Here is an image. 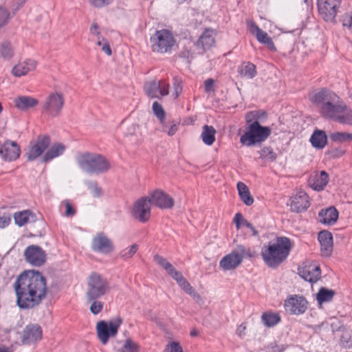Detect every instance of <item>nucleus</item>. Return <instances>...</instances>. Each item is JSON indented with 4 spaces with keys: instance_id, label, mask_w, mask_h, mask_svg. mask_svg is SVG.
<instances>
[{
    "instance_id": "1",
    "label": "nucleus",
    "mask_w": 352,
    "mask_h": 352,
    "mask_svg": "<svg viewBox=\"0 0 352 352\" xmlns=\"http://www.w3.org/2000/svg\"><path fill=\"white\" fill-rule=\"evenodd\" d=\"M14 288L19 307L32 309L39 305L45 297L46 280L38 271H25L17 276Z\"/></svg>"
},
{
    "instance_id": "2",
    "label": "nucleus",
    "mask_w": 352,
    "mask_h": 352,
    "mask_svg": "<svg viewBox=\"0 0 352 352\" xmlns=\"http://www.w3.org/2000/svg\"><path fill=\"white\" fill-rule=\"evenodd\" d=\"M311 102L319 109L320 113L324 118L338 122L339 118L346 109V106L340 101L339 96L327 89H321L311 98Z\"/></svg>"
},
{
    "instance_id": "3",
    "label": "nucleus",
    "mask_w": 352,
    "mask_h": 352,
    "mask_svg": "<svg viewBox=\"0 0 352 352\" xmlns=\"http://www.w3.org/2000/svg\"><path fill=\"white\" fill-rule=\"evenodd\" d=\"M292 246L289 238L277 236L262 247L261 256L268 267L276 268L287 258Z\"/></svg>"
},
{
    "instance_id": "4",
    "label": "nucleus",
    "mask_w": 352,
    "mask_h": 352,
    "mask_svg": "<svg viewBox=\"0 0 352 352\" xmlns=\"http://www.w3.org/2000/svg\"><path fill=\"white\" fill-rule=\"evenodd\" d=\"M76 161L80 168L89 174H100L109 170V162L102 155L85 153L78 155Z\"/></svg>"
},
{
    "instance_id": "5",
    "label": "nucleus",
    "mask_w": 352,
    "mask_h": 352,
    "mask_svg": "<svg viewBox=\"0 0 352 352\" xmlns=\"http://www.w3.org/2000/svg\"><path fill=\"white\" fill-rule=\"evenodd\" d=\"M246 131L240 138V142L245 146H251L264 142L271 134L268 126H263L256 121L247 123Z\"/></svg>"
},
{
    "instance_id": "6",
    "label": "nucleus",
    "mask_w": 352,
    "mask_h": 352,
    "mask_svg": "<svg viewBox=\"0 0 352 352\" xmlns=\"http://www.w3.org/2000/svg\"><path fill=\"white\" fill-rule=\"evenodd\" d=\"M110 286L106 278L96 272L91 273L87 279L86 299H99L109 292Z\"/></svg>"
},
{
    "instance_id": "7",
    "label": "nucleus",
    "mask_w": 352,
    "mask_h": 352,
    "mask_svg": "<svg viewBox=\"0 0 352 352\" xmlns=\"http://www.w3.org/2000/svg\"><path fill=\"white\" fill-rule=\"evenodd\" d=\"M155 118L157 120V130L166 133L168 136L174 135L178 131L179 124L175 122L157 102H155Z\"/></svg>"
},
{
    "instance_id": "8",
    "label": "nucleus",
    "mask_w": 352,
    "mask_h": 352,
    "mask_svg": "<svg viewBox=\"0 0 352 352\" xmlns=\"http://www.w3.org/2000/svg\"><path fill=\"white\" fill-rule=\"evenodd\" d=\"M122 320L116 318L109 321L101 320L96 324L97 336L100 341L106 344L109 338L116 335Z\"/></svg>"
},
{
    "instance_id": "9",
    "label": "nucleus",
    "mask_w": 352,
    "mask_h": 352,
    "mask_svg": "<svg viewBox=\"0 0 352 352\" xmlns=\"http://www.w3.org/2000/svg\"><path fill=\"white\" fill-rule=\"evenodd\" d=\"M153 198H154V192H151L150 197H143L134 203L131 213L135 219L142 223L149 219Z\"/></svg>"
},
{
    "instance_id": "10",
    "label": "nucleus",
    "mask_w": 352,
    "mask_h": 352,
    "mask_svg": "<svg viewBox=\"0 0 352 352\" xmlns=\"http://www.w3.org/2000/svg\"><path fill=\"white\" fill-rule=\"evenodd\" d=\"M63 96L58 92L51 93L45 99L43 105V113L52 117L58 116L64 105Z\"/></svg>"
},
{
    "instance_id": "11",
    "label": "nucleus",
    "mask_w": 352,
    "mask_h": 352,
    "mask_svg": "<svg viewBox=\"0 0 352 352\" xmlns=\"http://www.w3.org/2000/svg\"><path fill=\"white\" fill-rule=\"evenodd\" d=\"M50 144V138L47 135L38 136L35 142L30 143L26 153L29 161H33L41 155Z\"/></svg>"
},
{
    "instance_id": "12",
    "label": "nucleus",
    "mask_w": 352,
    "mask_h": 352,
    "mask_svg": "<svg viewBox=\"0 0 352 352\" xmlns=\"http://www.w3.org/2000/svg\"><path fill=\"white\" fill-rule=\"evenodd\" d=\"M308 302L303 296L292 295L285 301V311L291 314L300 315L305 312Z\"/></svg>"
},
{
    "instance_id": "13",
    "label": "nucleus",
    "mask_w": 352,
    "mask_h": 352,
    "mask_svg": "<svg viewBox=\"0 0 352 352\" xmlns=\"http://www.w3.org/2000/svg\"><path fill=\"white\" fill-rule=\"evenodd\" d=\"M155 36L157 37V42H155L157 51L162 54L170 52L175 43L171 31L164 29L156 31Z\"/></svg>"
},
{
    "instance_id": "14",
    "label": "nucleus",
    "mask_w": 352,
    "mask_h": 352,
    "mask_svg": "<svg viewBox=\"0 0 352 352\" xmlns=\"http://www.w3.org/2000/svg\"><path fill=\"white\" fill-rule=\"evenodd\" d=\"M339 0H317L319 13L326 21H333L340 7Z\"/></svg>"
},
{
    "instance_id": "15",
    "label": "nucleus",
    "mask_w": 352,
    "mask_h": 352,
    "mask_svg": "<svg viewBox=\"0 0 352 352\" xmlns=\"http://www.w3.org/2000/svg\"><path fill=\"white\" fill-rule=\"evenodd\" d=\"M24 256L28 263L34 266L42 265L46 258L44 250L36 245L27 247L24 251Z\"/></svg>"
},
{
    "instance_id": "16",
    "label": "nucleus",
    "mask_w": 352,
    "mask_h": 352,
    "mask_svg": "<svg viewBox=\"0 0 352 352\" xmlns=\"http://www.w3.org/2000/svg\"><path fill=\"white\" fill-rule=\"evenodd\" d=\"M20 153V147L14 141L7 140L0 144V157L4 161H14L19 157Z\"/></svg>"
},
{
    "instance_id": "17",
    "label": "nucleus",
    "mask_w": 352,
    "mask_h": 352,
    "mask_svg": "<svg viewBox=\"0 0 352 352\" xmlns=\"http://www.w3.org/2000/svg\"><path fill=\"white\" fill-rule=\"evenodd\" d=\"M91 248L95 252L108 254L113 251V245L111 241L103 232H100L93 238Z\"/></svg>"
},
{
    "instance_id": "18",
    "label": "nucleus",
    "mask_w": 352,
    "mask_h": 352,
    "mask_svg": "<svg viewBox=\"0 0 352 352\" xmlns=\"http://www.w3.org/2000/svg\"><path fill=\"white\" fill-rule=\"evenodd\" d=\"M41 327L38 324H29L22 332L21 342L23 344H30L41 340Z\"/></svg>"
},
{
    "instance_id": "19",
    "label": "nucleus",
    "mask_w": 352,
    "mask_h": 352,
    "mask_svg": "<svg viewBox=\"0 0 352 352\" xmlns=\"http://www.w3.org/2000/svg\"><path fill=\"white\" fill-rule=\"evenodd\" d=\"M310 206L309 196L305 192H300L291 198L290 207L292 212L300 213L305 211Z\"/></svg>"
},
{
    "instance_id": "20",
    "label": "nucleus",
    "mask_w": 352,
    "mask_h": 352,
    "mask_svg": "<svg viewBox=\"0 0 352 352\" xmlns=\"http://www.w3.org/2000/svg\"><path fill=\"white\" fill-rule=\"evenodd\" d=\"M320 244L321 254L323 256H329L333 251V235L327 230L320 231L318 234Z\"/></svg>"
},
{
    "instance_id": "21",
    "label": "nucleus",
    "mask_w": 352,
    "mask_h": 352,
    "mask_svg": "<svg viewBox=\"0 0 352 352\" xmlns=\"http://www.w3.org/2000/svg\"><path fill=\"white\" fill-rule=\"evenodd\" d=\"M120 127L124 138H127L132 142H135L137 141L140 131L139 126L136 122H133L130 119H125L122 121Z\"/></svg>"
},
{
    "instance_id": "22",
    "label": "nucleus",
    "mask_w": 352,
    "mask_h": 352,
    "mask_svg": "<svg viewBox=\"0 0 352 352\" xmlns=\"http://www.w3.org/2000/svg\"><path fill=\"white\" fill-rule=\"evenodd\" d=\"M299 276L306 281L315 283L321 276L320 268L316 265H306L298 270Z\"/></svg>"
},
{
    "instance_id": "23",
    "label": "nucleus",
    "mask_w": 352,
    "mask_h": 352,
    "mask_svg": "<svg viewBox=\"0 0 352 352\" xmlns=\"http://www.w3.org/2000/svg\"><path fill=\"white\" fill-rule=\"evenodd\" d=\"M241 257L234 252L224 256L219 262V267L223 271H229L236 269L241 263Z\"/></svg>"
},
{
    "instance_id": "24",
    "label": "nucleus",
    "mask_w": 352,
    "mask_h": 352,
    "mask_svg": "<svg viewBox=\"0 0 352 352\" xmlns=\"http://www.w3.org/2000/svg\"><path fill=\"white\" fill-rule=\"evenodd\" d=\"M250 27L252 28V32L255 33V36L258 42L265 45L271 50H276L272 38L265 32L259 28L254 22H251Z\"/></svg>"
},
{
    "instance_id": "25",
    "label": "nucleus",
    "mask_w": 352,
    "mask_h": 352,
    "mask_svg": "<svg viewBox=\"0 0 352 352\" xmlns=\"http://www.w3.org/2000/svg\"><path fill=\"white\" fill-rule=\"evenodd\" d=\"M175 204L174 199L167 193L155 189V206L161 209H170Z\"/></svg>"
},
{
    "instance_id": "26",
    "label": "nucleus",
    "mask_w": 352,
    "mask_h": 352,
    "mask_svg": "<svg viewBox=\"0 0 352 352\" xmlns=\"http://www.w3.org/2000/svg\"><path fill=\"white\" fill-rule=\"evenodd\" d=\"M338 211L333 206L322 209L318 214L320 221L326 225L334 224L338 218Z\"/></svg>"
},
{
    "instance_id": "27",
    "label": "nucleus",
    "mask_w": 352,
    "mask_h": 352,
    "mask_svg": "<svg viewBox=\"0 0 352 352\" xmlns=\"http://www.w3.org/2000/svg\"><path fill=\"white\" fill-rule=\"evenodd\" d=\"M36 66V62L35 60L28 59L15 65L12 69V73L16 77H21L34 69Z\"/></svg>"
},
{
    "instance_id": "28",
    "label": "nucleus",
    "mask_w": 352,
    "mask_h": 352,
    "mask_svg": "<svg viewBox=\"0 0 352 352\" xmlns=\"http://www.w3.org/2000/svg\"><path fill=\"white\" fill-rule=\"evenodd\" d=\"M241 77L252 79L256 76V67L251 62H243L237 69Z\"/></svg>"
},
{
    "instance_id": "29",
    "label": "nucleus",
    "mask_w": 352,
    "mask_h": 352,
    "mask_svg": "<svg viewBox=\"0 0 352 352\" xmlns=\"http://www.w3.org/2000/svg\"><path fill=\"white\" fill-rule=\"evenodd\" d=\"M15 223L21 227L28 223L36 221V214L30 210H23L14 214Z\"/></svg>"
},
{
    "instance_id": "30",
    "label": "nucleus",
    "mask_w": 352,
    "mask_h": 352,
    "mask_svg": "<svg viewBox=\"0 0 352 352\" xmlns=\"http://www.w3.org/2000/svg\"><path fill=\"white\" fill-rule=\"evenodd\" d=\"M310 142L314 148H323L327 144L326 133L322 130H315L310 138Z\"/></svg>"
},
{
    "instance_id": "31",
    "label": "nucleus",
    "mask_w": 352,
    "mask_h": 352,
    "mask_svg": "<svg viewBox=\"0 0 352 352\" xmlns=\"http://www.w3.org/2000/svg\"><path fill=\"white\" fill-rule=\"evenodd\" d=\"M214 43L213 30L206 29L197 42V45L201 47L204 50L211 47Z\"/></svg>"
},
{
    "instance_id": "32",
    "label": "nucleus",
    "mask_w": 352,
    "mask_h": 352,
    "mask_svg": "<svg viewBox=\"0 0 352 352\" xmlns=\"http://www.w3.org/2000/svg\"><path fill=\"white\" fill-rule=\"evenodd\" d=\"M65 150V146L61 143H56L45 153L43 162H47L55 157L61 155Z\"/></svg>"
},
{
    "instance_id": "33",
    "label": "nucleus",
    "mask_w": 352,
    "mask_h": 352,
    "mask_svg": "<svg viewBox=\"0 0 352 352\" xmlns=\"http://www.w3.org/2000/svg\"><path fill=\"white\" fill-rule=\"evenodd\" d=\"M14 103L19 109L25 111L36 106L38 100L30 96H20L15 98Z\"/></svg>"
},
{
    "instance_id": "34",
    "label": "nucleus",
    "mask_w": 352,
    "mask_h": 352,
    "mask_svg": "<svg viewBox=\"0 0 352 352\" xmlns=\"http://www.w3.org/2000/svg\"><path fill=\"white\" fill-rule=\"evenodd\" d=\"M237 190L241 200L246 205L251 206L254 203V198L250 195L249 188L243 182H239L237 183Z\"/></svg>"
},
{
    "instance_id": "35",
    "label": "nucleus",
    "mask_w": 352,
    "mask_h": 352,
    "mask_svg": "<svg viewBox=\"0 0 352 352\" xmlns=\"http://www.w3.org/2000/svg\"><path fill=\"white\" fill-rule=\"evenodd\" d=\"M216 130L212 126L205 124L202 127L201 139L208 146H211L215 141Z\"/></svg>"
},
{
    "instance_id": "36",
    "label": "nucleus",
    "mask_w": 352,
    "mask_h": 352,
    "mask_svg": "<svg viewBox=\"0 0 352 352\" xmlns=\"http://www.w3.org/2000/svg\"><path fill=\"white\" fill-rule=\"evenodd\" d=\"M329 182V175L324 170H322L318 175H316L311 184V188L317 191L324 189Z\"/></svg>"
},
{
    "instance_id": "37",
    "label": "nucleus",
    "mask_w": 352,
    "mask_h": 352,
    "mask_svg": "<svg viewBox=\"0 0 352 352\" xmlns=\"http://www.w3.org/2000/svg\"><path fill=\"white\" fill-rule=\"evenodd\" d=\"M335 294L334 290L321 287L316 294V300L318 304L322 305L324 302L331 301Z\"/></svg>"
},
{
    "instance_id": "38",
    "label": "nucleus",
    "mask_w": 352,
    "mask_h": 352,
    "mask_svg": "<svg viewBox=\"0 0 352 352\" xmlns=\"http://www.w3.org/2000/svg\"><path fill=\"white\" fill-rule=\"evenodd\" d=\"M179 286L188 294H189L197 302L202 301L201 296L190 285L189 282L184 278L181 282H178Z\"/></svg>"
},
{
    "instance_id": "39",
    "label": "nucleus",
    "mask_w": 352,
    "mask_h": 352,
    "mask_svg": "<svg viewBox=\"0 0 352 352\" xmlns=\"http://www.w3.org/2000/svg\"><path fill=\"white\" fill-rule=\"evenodd\" d=\"M267 118V113L263 110H256V111H251L246 113L245 115V122L246 123L252 122L256 121L258 123L264 120Z\"/></svg>"
},
{
    "instance_id": "40",
    "label": "nucleus",
    "mask_w": 352,
    "mask_h": 352,
    "mask_svg": "<svg viewBox=\"0 0 352 352\" xmlns=\"http://www.w3.org/2000/svg\"><path fill=\"white\" fill-rule=\"evenodd\" d=\"M261 320L266 327H272L280 322V316L278 314L265 312L262 315Z\"/></svg>"
},
{
    "instance_id": "41",
    "label": "nucleus",
    "mask_w": 352,
    "mask_h": 352,
    "mask_svg": "<svg viewBox=\"0 0 352 352\" xmlns=\"http://www.w3.org/2000/svg\"><path fill=\"white\" fill-rule=\"evenodd\" d=\"M234 221L236 224V227L237 229H239L241 226H244L250 229L254 236H257L258 234V232L253 226V225L251 223H250L248 220L244 219V217L241 213L238 212L235 214L234 217Z\"/></svg>"
},
{
    "instance_id": "42",
    "label": "nucleus",
    "mask_w": 352,
    "mask_h": 352,
    "mask_svg": "<svg viewBox=\"0 0 352 352\" xmlns=\"http://www.w3.org/2000/svg\"><path fill=\"white\" fill-rule=\"evenodd\" d=\"M0 54L5 59H10L13 56L14 50L9 41H5L1 43Z\"/></svg>"
},
{
    "instance_id": "43",
    "label": "nucleus",
    "mask_w": 352,
    "mask_h": 352,
    "mask_svg": "<svg viewBox=\"0 0 352 352\" xmlns=\"http://www.w3.org/2000/svg\"><path fill=\"white\" fill-rule=\"evenodd\" d=\"M169 85L164 80H159L157 86L155 85V98H160V97L168 94Z\"/></svg>"
},
{
    "instance_id": "44",
    "label": "nucleus",
    "mask_w": 352,
    "mask_h": 352,
    "mask_svg": "<svg viewBox=\"0 0 352 352\" xmlns=\"http://www.w3.org/2000/svg\"><path fill=\"white\" fill-rule=\"evenodd\" d=\"M260 158L268 160L274 161L276 158V154L274 152L273 149L270 147H263L259 151Z\"/></svg>"
},
{
    "instance_id": "45",
    "label": "nucleus",
    "mask_w": 352,
    "mask_h": 352,
    "mask_svg": "<svg viewBox=\"0 0 352 352\" xmlns=\"http://www.w3.org/2000/svg\"><path fill=\"white\" fill-rule=\"evenodd\" d=\"M85 185L94 197H98L102 194V189L95 181L87 180L85 182Z\"/></svg>"
},
{
    "instance_id": "46",
    "label": "nucleus",
    "mask_w": 352,
    "mask_h": 352,
    "mask_svg": "<svg viewBox=\"0 0 352 352\" xmlns=\"http://www.w3.org/2000/svg\"><path fill=\"white\" fill-rule=\"evenodd\" d=\"M87 301V302L91 303L89 310L94 315L98 314L102 310L104 307V302H101L98 299Z\"/></svg>"
},
{
    "instance_id": "47",
    "label": "nucleus",
    "mask_w": 352,
    "mask_h": 352,
    "mask_svg": "<svg viewBox=\"0 0 352 352\" xmlns=\"http://www.w3.org/2000/svg\"><path fill=\"white\" fill-rule=\"evenodd\" d=\"M155 262H157L159 265L164 269L167 274L170 272L174 268L170 263L160 256L155 255Z\"/></svg>"
},
{
    "instance_id": "48",
    "label": "nucleus",
    "mask_w": 352,
    "mask_h": 352,
    "mask_svg": "<svg viewBox=\"0 0 352 352\" xmlns=\"http://www.w3.org/2000/svg\"><path fill=\"white\" fill-rule=\"evenodd\" d=\"M330 140L333 142L344 143L346 142V132H333L329 134Z\"/></svg>"
},
{
    "instance_id": "49",
    "label": "nucleus",
    "mask_w": 352,
    "mask_h": 352,
    "mask_svg": "<svg viewBox=\"0 0 352 352\" xmlns=\"http://www.w3.org/2000/svg\"><path fill=\"white\" fill-rule=\"evenodd\" d=\"M10 18V12L6 8L0 6V28L5 26Z\"/></svg>"
},
{
    "instance_id": "50",
    "label": "nucleus",
    "mask_w": 352,
    "mask_h": 352,
    "mask_svg": "<svg viewBox=\"0 0 352 352\" xmlns=\"http://www.w3.org/2000/svg\"><path fill=\"white\" fill-rule=\"evenodd\" d=\"M338 122L340 124H345L352 125V110H345L341 113Z\"/></svg>"
},
{
    "instance_id": "51",
    "label": "nucleus",
    "mask_w": 352,
    "mask_h": 352,
    "mask_svg": "<svg viewBox=\"0 0 352 352\" xmlns=\"http://www.w3.org/2000/svg\"><path fill=\"white\" fill-rule=\"evenodd\" d=\"M344 153L345 151L340 147L331 148L325 153L326 155H328L329 157L331 159L339 158Z\"/></svg>"
},
{
    "instance_id": "52",
    "label": "nucleus",
    "mask_w": 352,
    "mask_h": 352,
    "mask_svg": "<svg viewBox=\"0 0 352 352\" xmlns=\"http://www.w3.org/2000/svg\"><path fill=\"white\" fill-rule=\"evenodd\" d=\"M138 245L133 244L129 249H125L120 252V256L126 260L131 258L138 251Z\"/></svg>"
},
{
    "instance_id": "53",
    "label": "nucleus",
    "mask_w": 352,
    "mask_h": 352,
    "mask_svg": "<svg viewBox=\"0 0 352 352\" xmlns=\"http://www.w3.org/2000/svg\"><path fill=\"white\" fill-rule=\"evenodd\" d=\"M122 351V352H137L138 345L131 339H128L123 345Z\"/></svg>"
},
{
    "instance_id": "54",
    "label": "nucleus",
    "mask_w": 352,
    "mask_h": 352,
    "mask_svg": "<svg viewBox=\"0 0 352 352\" xmlns=\"http://www.w3.org/2000/svg\"><path fill=\"white\" fill-rule=\"evenodd\" d=\"M232 252H234L238 256L241 257V261H243L244 257L250 256V250H247L243 245H238L236 250H233Z\"/></svg>"
},
{
    "instance_id": "55",
    "label": "nucleus",
    "mask_w": 352,
    "mask_h": 352,
    "mask_svg": "<svg viewBox=\"0 0 352 352\" xmlns=\"http://www.w3.org/2000/svg\"><path fill=\"white\" fill-rule=\"evenodd\" d=\"M146 94L151 98H154V81L146 82L144 87Z\"/></svg>"
},
{
    "instance_id": "56",
    "label": "nucleus",
    "mask_w": 352,
    "mask_h": 352,
    "mask_svg": "<svg viewBox=\"0 0 352 352\" xmlns=\"http://www.w3.org/2000/svg\"><path fill=\"white\" fill-rule=\"evenodd\" d=\"M165 352H183V350L179 343L173 342L166 346Z\"/></svg>"
},
{
    "instance_id": "57",
    "label": "nucleus",
    "mask_w": 352,
    "mask_h": 352,
    "mask_svg": "<svg viewBox=\"0 0 352 352\" xmlns=\"http://www.w3.org/2000/svg\"><path fill=\"white\" fill-rule=\"evenodd\" d=\"M90 3L96 8H102L110 4L113 0H89Z\"/></svg>"
},
{
    "instance_id": "58",
    "label": "nucleus",
    "mask_w": 352,
    "mask_h": 352,
    "mask_svg": "<svg viewBox=\"0 0 352 352\" xmlns=\"http://www.w3.org/2000/svg\"><path fill=\"white\" fill-rule=\"evenodd\" d=\"M168 275H170L174 280H175L177 283L178 282H181L182 279L184 278L182 274L179 271H177L175 268H173V270L168 273Z\"/></svg>"
},
{
    "instance_id": "59",
    "label": "nucleus",
    "mask_w": 352,
    "mask_h": 352,
    "mask_svg": "<svg viewBox=\"0 0 352 352\" xmlns=\"http://www.w3.org/2000/svg\"><path fill=\"white\" fill-rule=\"evenodd\" d=\"M65 204L66 207V211L65 215L66 217H72L74 215L76 211L72 206V205L69 204V202L67 200H65L63 202Z\"/></svg>"
},
{
    "instance_id": "60",
    "label": "nucleus",
    "mask_w": 352,
    "mask_h": 352,
    "mask_svg": "<svg viewBox=\"0 0 352 352\" xmlns=\"http://www.w3.org/2000/svg\"><path fill=\"white\" fill-rule=\"evenodd\" d=\"M214 81L212 78H208L204 82V86H205V91L206 93H210L211 91H214L213 87H214Z\"/></svg>"
},
{
    "instance_id": "61",
    "label": "nucleus",
    "mask_w": 352,
    "mask_h": 352,
    "mask_svg": "<svg viewBox=\"0 0 352 352\" xmlns=\"http://www.w3.org/2000/svg\"><path fill=\"white\" fill-rule=\"evenodd\" d=\"M341 21L343 27H345L349 30H352V19L351 16H343Z\"/></svg>"
},
{
    "instance_id": "62",
    "label": "nucleus",
    "mask_w": 352,
    "mask_h": 352,
    "mask_svg": "<svg viewBox=\"0 0 352 352\" xmlns=\"http://www.w3.org/2000/svg\"><path fill=\"white\" fill-rule=\"evenodd\" d=\"M10 216L3 214L2 216H0V228H3L9 225L10 222Z\"/></svg>"
},
{
    "instance_id": "63",
    "label": "nucleus",
    "mask_w": 352,
    "mask_h": 352,
    "mask_svg": "<svg viewBox=\"0 0 352 352\" xmlns=\"http://www.w3.org/2000/svg\"><path fill=\"white\" fill-rule=\"evenodd\" d=\"M99 26L97 23H93L90 28V32L92 34L96 35L98 38L100 39V32L98 31Z\"/></svg>"
},
{
    "instance_id": "64",
    "label": "nucleus",
    "mask_w": 352,
    "mask_h": 352,
    "mask_svg": "<svg viewBox=\"0 0 352 352\" xmlns=\"http://www.w3.org/2000/svg\"><path fill=\"white\" fill-rule=\"evenodd\" d=\"M192 54L190 50L187 49H184L183 51H182L179 53V56L184 59H189V58L191 56Z\"/></svg>"
}]
</instances>
